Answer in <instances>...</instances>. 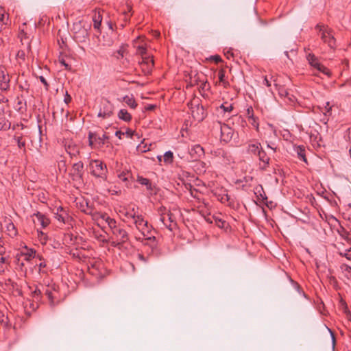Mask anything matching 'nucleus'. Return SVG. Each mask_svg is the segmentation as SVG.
Returning a JSON list of instances; mask_svg holds the SVG:
<instances>
[{"label":"nucleus","instance_id":"obj_1","mask_svg":"<svg viewBox=\"0 0 351 351\" xmlns=\"http://www.w3.org/2000/svg\"><path fill=\"white\" fill-rule=\"evenodd\" d=\"M308 73H312L313 75H318L322 73L327 76L330 75L329 70L324 66L320 61V59L313 53H308Z\"/></svg>","mask_w":351,"mask_h":351},{"label":"nucleus","instance_id":"obj_2","mask_svg":"<svg viewBox=\"0 0 351 351\" xmlns=\"http://www.w3.org/2000/svg\"><path fill=\"white\" fill-rule=\"evenodd\" d=\"M136 228L141 232L144 237H146L147 241L145 244L149 245V242L156 241V237L152 235V226H149L148 222L143 218L141 215L138 216L136 221H134Z\"/></svg>","mask_w":351,"mask_h":351},{"label":"nucleus","instance_id":"obj_3","mask_svg":"<svg viewBox=\"0 0 351 351\" xmlns=\"http://www.w3.org/2000/svg\"><path fill=\"white\" fill-rule=\"evenodd\" d=\"M90 173L97 178L106 180L107 178V167L101 161L98 160H91L90 162Z\"/></svg>","mask_w":351,"mask_h":351},{"label":"nucleus","instance_id":"obj_4","mask_svg":"<svg viewBox=\"0 0 351 351\" xmlns=\"http://www.w3.org/2000/svg\"><path fill=\"white\" fill-rule=\"evenodd\" d=\"M315 29L320 33L322 40L327 43L330 48L336 47V40L330 29L320 24H317Z\"/></svg>","mask_w":351,"mask_h":351},{"label":"nucleus","instance_id":"obj_5","mask_svg":"<svg viewBox=\"0 0 351 351\" xmlns=\"http://www.w3.org/2000/svg\"><path fill=\"white\" fill-rule=\"evenodd\" d=\"M72 32L75 39L80 43L86 42L88 38V31L82 21L74 23L72 27Z\"/></svg>","mask_w":351,"mask_h":351},{"label":"nucleus","instance_id":"obj_6","mask_svg":"<svg viewBox=\"0 0 351 351\" xmlns=\"http://www.w3.org/2000/svg\"><path fill=\"white\" fill-rule=\"evenodd\" d=\"M190 108L192 117L198 122L202 121L207 116L206 109L198 103V101H191Z\"/></svg>","mask_w":351,"mask_h":351},{"label":"nucleus","instance_id":"obj_7","mask_svg":"<svg viewBox=\"0 0 351 351\" xmlns=\"http://www.w3.org/2000/svg\"><path fill=\"white\" fill-rule=\"evenodd\" d=\"M337 107H335V105H331L330 102H326L324 107L313 106L312 112L315 113L317 110H319L322 112L324 118V121L327 118L328 119L330 117H333V113L336 111Z\"/></svg>","mask_w":351,"mask_h":351},{"label":"nucleus","instance_id":"obj_8","mask_svg":"<svg viewBox=\"0 0 351 351\" xmlns=\"http://www.w3.org/2000/svg\"><path fill=\"white\" fill-rule=\"evenodd\" d=\"M113 105L108 101L105 100L101 103V106L98 112V117L104 119L110 117L112 114Z\"/></svg>","mask_w":351,"mask_h":351},{"label":"nucleus","instance_id":"obj_9","mask_svg":"<svg viewBox=\"0 0 351 351\" xmlns=\"http://www.w3.org/2000/svg\"><path fill=\"white\" fill-rule=\"evenodd\" d=\"M221 130V140L228 143L231 141L234 135L233 130L228 125L223 124L220 126Z\"/></svg>","mask_w":351,"mask_h":351},{"label":"nucleus","instance_id":"obj_10","mask_svg":"<svg viewBox=\"0 0 351 351\" xmlns=\"http://www.w3.org/2000/svg\"><path fill=\"white\" fill-rule=\"evenodd\" d=\"M10 77L3 67H0V89L8 90L10 88Z\"/></svg>","mask_w":351,"mask_h":351},{"label":"nucleus","instance_id":"obj_11","mask_svg":"<svg viewBox=\"0 0 351 351\" xmlns=\"http://www.w3.org/2000/svg\"><path fill=\"white\" fill-rule=\"evenodd\" d=\"M112 234L117 240H120V242L125 243L129 239L128 232L119 226L112 230Z\"/></svg>","mask_w":351,"mask_h":351},{"label":"nucleus","instance_id":"obj_12","mask_svg":"<svg viewBox=\"0 0 351 351\" xmlns=\"http://www.w3.org/2000/svg\"><path fill=\"white\" fill-rule=\"evenodd\" d=\"M308 137L311 145L314 149H317L321 147L322 138L317 131L315 130L313 132L312 130L308 132Z\"/></svg>","mask_w":351,"mask_h":351},{"label":"nucleus","instance_id":"obj_13","mask_svg":"<svg viewBox=\"0 0 351 351\" xmlns=\"http://www.w3.org/2000/svg\"><path fill=\"white\" fill-rule=\"evenodd\" d=\"M258 158L260 162L263 164L260 165V168L262 170H266L267 167L269 166L270 158L262 148L260 152H258V155L256 156Z\"/></svg>","mask_w":351,"mask_h":351},{"label":"nucleus","instance_id":"obj_14","mask_svg":"<svg viewBox=\"0 0 351 351\" xmlns=\"http://www.w3.org/2000/svg\"><path fill=\"white\" fill-rule=\"evenodd\" d=\"M55 214V217L62 223H66L71 219V217L66 211L61 206L57 208V212Z\"/></svg>","mask_w":351,"mask_h":351},{"label":"nucleus","instance_id":"obj_15","mask_svg":"<svg viewBox=\"0 0 351 351\" xmlns=\"http://www.w3.org/2000/svg\"><path fill=\"white\" fill-rule=\"evenodd\" d=\"M84 164L82 162L74 163L72 167L73 179H82Z\"/></svg>","mask_w":351,"mask_h":351},{"label":"nucleus","instance_id":"obj_16","mask_svg":"<svg viewBox=\"0 0 351 351\" xmlns=\"http://www.w3.org/2000/svg\"><path fill=\"white\" fill-rule=\"evenodd\" d=\"M218 199L223 204H226L230 207H234V200L230 195L227 193H223L218 195Z\"/></svg>","mask_w":351,"mask_h":351},{"label":"nucleus","instance_id":"obj_17","mask_svg":"<svg viewBox=\"0 0 351 351\" xmlns=\"http://www.w3.org/2000/svg\"><path fill=\"white\" fill-rule=\"evenodd\" d=\"M190 154L195 160H197V158L204 155V150L201 145H195L191 149Z\"/></svg>","mask_w":351,"mask_h":351},{"label":"nucleus","instance_id":"obj_18","mask_svg":"<svg viewBox=\"0 0 351 351\" xmlns=\"http://www.w3.org/2000/svg\"><path fill=\"white\" fill-rule=\"evenodd\" d=\"M34 216L36 217L37 221L43 228L47 227L50 223L49 219L45 215L40 212L34 214Z\"/></svg>","mask_w":351,"mask_h":351},{"label":"nucleus","instance_id":"obj_19","mask_svg":"<svg viewBox=\"0 0 351 351\" xmlns=\"http://www.w3.org/2000/svg\"><path fill=\"white\" fill-rule=\"evenodd\" d=\"M19 38L21 39L22 45H25L27 51L29 52L31 51V40L29 38V36H27V34L24 31H22L19 34Z\"/></svg>","mask_w":351,"mask_h":351},{"label":"nucleus","instance_id":"obj_20","mask_svg":"<svg viewBox=\"0 0 351 351\" xmlns=\"http://www.w3.org/2000/svg\"><path fill=\"white\" fill-rule=\"evenodd\" d=\"M262 149L261 145L259 143H250L247 147V152L249 154L258 155V152Z\"/></svg>","mask_w":351,"mask_h":351},{"label":"nucleus","instance_id":"obj_21","mask_svg":"<svg viewBox=\"0 0 351 351\" xmlns=\"http://www.w3.org/2000/svg\"><path fill=\"white\" fill-rule=\"evenodd\" d=\"M295 152H296L298 157L302 160V161L307 162V158L306 156V150L305 147L303 145L297 146L294 148Z\"/></svg>","mask_w":351,"mask_h":351},{"label":"nucleus","instance_id":"obj_22","mask_svg":"<svg viewBox=\"0 0 351 351\" xmlns=\"http://www.w3.org/2000/svg\"><path fill=\"white\" fill-rule=\"evenodd\" d=\"M23 97V95H21V96H18L16 97L17 103L16 106V109L20 112H23L24 110H26V101L23 100L22 99Z\"/></svg>","mask_w":351,"mask_h":351},{"label":"nucleus","instance_id":"obj_23","mask_svg":"<svg viewBox=\"0 0 351 351\" xmlns=\"http://www.w3.org/2000/svg\"><path fill=\"white\" fill-rule=\"evenodd\" d=\"M158 213L160 215V220L165 225V226L169 230H172V228H171V224H169L167 225L166 223H165V218L164 217V215L166 214V213H167V208L165 207V206H161L158 209Z\"/></svg>","mask_w":351,"mask_h":351},{"label":"nucleus","instance_id":"obj_24","mask_svg":"<svg viewBox=\"0 0 351 351\" xmlns=\"http://www.w3.org/2000/svg\"><path fill=\"white\" fill-rule=\"evenodd\" d=\"M137 182L142 185L146 186V188L148 191H152L153 190L152 184L149 179L143 178L142 176H138Z\"/></svg>","mask_w":351,"mask_h":351},{"label":"nucleus","instance_id":"obj_25","mask_svg":"<svg viewBox=\"0 0 351 351\" xmlns=\"http://www.w3.org/2000/svg\"><path fill=\"white\" fill-rule=\"evenodd\" d=\"M118 117L120 119L126 122L130 121L132 119L131 114L125 109H121L119 110Z\"/></svg>","mask_w":351,"mask_h":351},{"label":"nucleus","instance_id":"obj_26","mask_svg":"<svg viewBox=\"0 0 351 351\" xmlns=\"http://www.w3.org/2000/svg\"><path fill=\"white\" fill-rule=\"evenodd\" d=\"M194 78H195V81L196 82H202V84H201V88L202 90H206V89H208L210 88V86L209 84H208L207 81L205 80L204 79H202L200 76H199L197 74H196L195 76H194Z\"/></svg>","mask_w":351,"mask_h":351},{"label":"nucleus","instance_id":"obj_27","mask_svg":"<svg viewBox=\"0 0 351 351\" xmlns=\"http://www.w3.org/2000/svg\"><path fill=\"white\" fill-rule=\"evenodd\" d=\"M11 123L5 117H0V131L8 130L10 128Z\"/></svg>","mask_w":351,"mask_h":351},{"label":"nucleus","instance_id":"obj_28","mask_svg":"<svg viewBox=\"0 0 351 351\" xmlns=\"http://www.w3.org/2000/svg\"><path fill=\"white\" fill-rule=\"evenodd\" d=\"M123 101L132 108L134 109L137 106V104L133 97L125 96Z\"/></svg>","mask_w":351,"mask_h":351},{"label":"nucleus","instance_id":"obj_29","mask_svg":"<svg viewBox=\"0 0 351 351\" xmlns=\"http://www.w3.org/2000/svg\"><path fill=\"white\" fill-rule=\"evenodd\" d=\"M102 219H104L108 224L109 227L112 229H114L117 226L116 225L117 222L114 219L110 218L106 215H102Z\"/></svg>","mask_w":351,"mask_h":351},{"label":"nucleus","instance_id":"obj_30","mask_svg":"<svg viewBox=\"0 0 351 351\" xmlns=\"http://www.w3.org/2000/svg\"><path fill=\"white\" fill-rule=\"evenodd\" d=\"M225 72L226 71L223 69H220L218 73V77L219 82L222 83L224 87H226L229 85V83L225 80Z\"/></svg>","mask_w":351,"mask_h":351},{"label":"nucleus","instance_id":"obj_31","mask_svg":"<svg viewBox=\"0 0 351 351\" xmlns=\"http://www.w3.org/2000/svg\"><path fill=\"white\" fill-rule=\"evenodd\" d=\"M212 219L214 220L215 224L220 228H224L226 225H227L224 220H222L221 219H219L217 217L213 216Z\"/></svg>","mask_w":351,"mask_h":351},{"label":"nucleus","instance_id":"obj_32","mask_svg":"<svg viewBox=\"0 0 351 351\" xmlns=\"http://www.w3.org/2000/svg\"><path fill=\"white\" fill-rule=\"evenodd\" d=\"M14 140L17 143L18 147L19 148H25L26 143L25 141L23 139V137L21 136L15 135L14 136Z\"/></svg>","mask_w":351,"mask_h":351},{"label":"nucleus","instance_id":"obj_33","mask_svg":"<svg viewBox=\"0 0 351 351\" xmlns=\"http://www.w3.org/2000/svg\"><path fill=\"white\" fill-rule=\"evenodd\" d=\"M45 294L47 297L51 306H54L53 296L52 291L47 287L45 291Z\"/></svg>","mask_w":351,"mask_h":351},{"label":"nucleus","instance_id":"obj_34","mask_svg":"<svg viewBox=\"0 0 351 351\" xmlns=\"http://www.w3.org/2000/svg\"><path fill=\"white\" fill-rule=\"evenodd\" d=\"M173 159V154L171 151H167L164 154V161L167 163H171Z\"/></svg>","mask_w":351,"mask_h":351},{"label":"nucleus","instance_id":"obj_35","mask_svg":"<svg viewBox=\"0 0 351 351\" xmlns=\"http://www.w3.org/2000/svg\"><path fill=\"white\" fill-rule=\"evenodd\" d=\"M23 255L25 256L26 261H30L32 258L35 257L36 251L33 249H27V252L24 253Z\"/></svg>","mask_w":351,"mask_h":351},{"label":"nucleus","instance_id":"obj_36","mask_svg":"<svg viewBox=\"0 0 351 351\" xmlns=\"http://www.w3.org/2000/svg\"><path fill=\"white\" fill-rule=\"evenodd\" d=\"M97 141L99 145H103L106 143V140L109 139V136L106 133H104L102 136H97Z\"/></svg>","mask_w":351,"mask_h":351},{"label":"nucleus","instance_id":"obj_37","mask_svg":"<svg viewBox=\"0 0 351 351\" xmlns=\"http://www.w3.org/2000/svg\"><path fill=\"white\" fill-rule=\"evenodd\" d=\"M41 294L42 291L38 287L36 288V289L32 292V295L34 300L38 301L41 298Z\"/></svg>","mask_w":351,"mask_h":351},{"label":"nucleus","instance_id":"obj_38","mask_svg":"<svg viewBox=\"0 0 351 351\" xmlns=\"http://www.w3.org/2000/svg\"><path fill=\"white\" fill-rule=\"evenodd\" d=\"M96 138H97V134L90 132L88 133V145L92 147L93 145V139L95 141H97Z\"/></svg>","mask_w":351,"mask_h":351},{"label":"nucleus","instance_id":"obj_39","mask_svg":"<svg viewBox=\"0 0 351 351\" xmlns=\"http://www.w3.org/2000/svg\"><path fill=\"white\" fill-rule=\"evenodd\" d=\"M291 282L293 284L295 289L298 291V293H302L304 298L307 297L305 292L301 289V287L300 286V285L298 282H294L291 279Z\"/></svg>","mask_w":351,"mask_h":351},{"label":"nucleus","instance_id":"obj_40","mask_svg":"<svg viewBox=\"0 0 351 351\" xmlns=\"http://www.w3.org/2000/svg\"><path fill=\"white\" fill-rule=\"evenodd\" d=\"M220 108L223 109L224 112H230L233 110V106L232 104L227 105V103H224L220 106Z\"/></svg>","mask_w":351,"mask_h":351},{"label":"nucleus","instance_id":"obj_41","mask_svg":"<svg viewBox=\"0 0 351 351\" xmlns=\"http://www.w3.org/2000/svg\"><path fill=\"white\" fill-rule=\"evenodd\" d=\"M142 58L145 63L148 64L150 62L152 64V66H154V62L153 57H150L149 56H147L146 54L145 56H142Z\"/></svg>","mask_w":351,"mask_h":351},{"label":"nucleus","instance_id":"obj_42","mask_svg":"<svg viewBox=\"0 0 351 351\" xmlns=\"http://www.w3.org/2000/svg\"><path fill=\"white\" fill-rule=\"evenodd\" d=\"M125 215L128 218L133 219L134 221H136L137 217L138 216L136 215V213L134 212V208H132L131 212H126Z\"/></svg>","mask_w":351,"mask_h":351},{"label":"nucleus","instance_id":"obj_43","mask_svg":"<svg viewBox=\"0 0 351 351\" xmlns=\"http://www.w3.org/2000/svg\"><path fill=\"white\" fill-rule=\"evenodd\" d=\"M340 256L346 257L348 260L351 261V248L347 250L346 252H339Z\"/></svg>","mask_w":351,"mask_h":351},{"label":"nucleus","instance_id":"obj_44","mask_svg":"<svg viewBox=\"0 0 351 351\" xmlns=\"http://www.w3.org/2000/svg\"><path fill=\"white\" fill-rule=\"evenodd\" d=\"M127 8H128V10L127 11L126 10L123 11V15H124L123 20H124L125 22H127V21H128L130 20V16L128 15V13L131 12V10H132V7L131 6L128 5Z\"/></svg>","mask_w":351,"mask_h":351},{"label":"nucleus","instance_id":"obj_45","mask_svg":"<svg viewBox=\"0 0 351 351\" xmlns=\"http://www.w3.org/2000/svg\"><path fill=\"white\" fill-rule=\"evenodd\" d=\"M26 52H27L26 49L19 50L16 54V58L24 60L26 55Z\"/></svg>","mask_w":351,"mask_h":351},{"label":"nucleus","instance_id":"obj_46","mask_svg":"<svg viewBox=\"0 0 351 351\" xmlns=\"http://www.w3.org/2000/svg\"><path fill=\"white\" fill-rule=\"evenodd\" d=\"M137 53L141 56H145L147 54V49L143 46H138L137 47Z\"/></svg>","mask_w":351,"mask_h":351},{"label":"nucleus","instance_id":"obj_47","mask_svg":"<svg viewBox=\"0 0 351 351\" xmlns=\"http://www.w3.org/2000/svg\"><path fill=\"white\" fill-rule=\"evenodd\" d=\"M1 323L3 326V327H5V328H8L10 326L8 318L7 317H5L4 315H2V319L1 320Z\"/></svg>","mask_w":351,"mask_h":351},{"label":"nucleus","instance_id":"obj_48","mask_svg":"<svg viewBox=\"0 0 351 351\" xmlns=\"http://www.w3.org/2000/svg\"><path fill=\"white\" fill-rule=\"evenodd\" d=\"M5 24V16L4 14L0 13V31H1L3 26Z\"/></svg>","mask_w":351,"mask_h":351},{"label":"nucleus","instance_id":"obj_49","mask_svg":"<svg viewBox=\"0 0 351 351\" xmlns=\"http://www.w3.org/2000/svg\"><path fill=\"white\" fill-rule=\"evenodd\" d=\"M124 243V242H120V240H117L116 239V241H111V245L115 247L120 248L121 246Z\"/></svg>","mask_w":351,"mask_h":351},{"label":"nucleus","instance_id":"obj_50","mask_svg":"<svg viewBox=\"0 0 351 351\" xmlns=\"http://www.w3.org/2000/svg\"><path fill=\"white\" fill-rule=\"evenodd\" d=\"M326 328L328 330V332H329V333L330 335V337H331V339H332V349L334 350L335 349V342H336L335 335L331 331V330L329 329L328 327L326 326Z\"/></svg>","mask_w":351,"mask_h":351},{"label":"nucleus","instance_id":"obj_51","mask_svg":"<svg viewBox=\"0 0 351 351\" xmlns=\"http://www.w3.org/2000/svg\"><path fill=\"white\" fill-rule=\"evenodd\" d=\"M246 114H247L248 119L250 118H253V116H254V110H253L252 107L250 106V107L247 108V109L246 110Z\"/></svg>","mask_w":351,"mask_h":351},{"label":"nucleus","instance_id":"obj_52","mask_svg":"<svg viewBox=\"0 0 351 351\" xmlns=\"http://www.w3.org/2000/svg\"><path fill=\"white\" fill-rule=\"evenodd\" d=\"M210 60L215 61L216 63L222 62V59L219 55L212 56L210 57Z\"/></svg>","mask_w":351,"mask_h":351},{"label":"nucleus","instance_id":"obj_53","mask_svg":"<svg viewBox=\"0 0 351 351\" xmlns=\"http://www.w3.org/2000/svg\"><path fill=\"white\" fill-rule=\"evenodd\" d=\"M128 174H129V173H128V172H127V173H125V172H122L121 173H120V174L119 175V178L120 180H121L122 181H123V182H126V181H128V177H127V175H128Z\"/></svg>","mask_w":351,"mask_h":351},{"label":"nucleus","instance_id":"obj_54","mask_svg":"<svg viewBox=\"0 0 351 351\" xmlns=\"http://www.w3.org/2000/svg\"><path fill=\"white\" fill-rule=\"evenodd\" d=\"M8 230L9 232H11L10 234H13L14 235L16 234V230H15V227H14V225L12 223H10L8 225Z\"/></svg>","mask_w":351,"mask_h":351},{"label":"nucleus","instance_id":"obj_55","mask_svg":"<svg viewBox=\"0 0 351 351\" xmlns=\"http://www.w3.org/2000/svg\"><path fill=\"white\" fill-rule=\"evenodd\" d=\"M71 101V95L68 93L67 90L65 91V95H64V101L65 104H68L69 103H70Z\"/></svg>","mask_w":351,"mask_h":351},{"label":"nucleus","instance_id":"obj_56","mask_svg":"<svg viewBox=\"0 0 351 351\" xmlns=\"http://www.w3.org/2000/svg\"><path fill=\"white\" fill-rule=\"evenodd\" d=\"M39 79H40V82L43 84V85L45 86V89L47 90H48L49 85L48 82H47V80H45V78L43 76H40Z\"/></svg>","mask_w":351,"mask_h":351},{"label":"nucleus","instance_id":"obj_57","mask_svg":"<svg viewBox=\"0 0 351 351\" xmlns=\"http://www.w3.org/2000/svg\"><path fill=\"white\" fill-rule=\"evenodd\" d=\"M249 121L250 123L254 127H256V128H258V122L256 121V118L253 116V118H250L249 119Z\"/></svg>","mask_w":351,"mask_h":351},{"label":"nucleus","instance_id":"obj_58","mask_svg":"<svg viewBox=\"0 0 351 351\" xmlns=\"http://www.w3.org/2000/svg\"><path fill=\"white\" fill-rule=\"evenodd\" d=\"M167 216H168L169 220L171 223L175 222V217H174L173 215L169 210L167 211Z\"/></svg>","mask_w":351,"mask_h":351},{"label":"nucleus","instance_id":"obj_59","mask_svg":"<svg viewBox=\"0 0 351 351\" xmlns=\"http://www.w3.org/2000/svg\"><path fill=\"white\" fill-rule=\"evenodd\" d=\"M156 108V105L155 104H149L145 106V110L149 111L154 110Z\"/></svg>","mask_w":351,"mask_h":351},{"label":"nucleus","instance_id":"obj_60","mask_svg":"<svg viewBox=\"0 0 351 351\" xmlns=\"http://www.w3.org/2000/svg\"><path fill=\"white\" fill-rule=\"evenodd\" d=\"M124 134H125V133H124V132H121V130H117V131L115 132V136H116L117 137H118L119 139H121V136H122L123 135H124Z\"/></svg>","mask_w":351,"mask_h":351},{"label":"nucleus","instance_id":"obj_61","mask_svg":"<svg viewBox=\"0 0 351 351\" xmlns=\"http://www.w3.org/2000/svg\"><path fill=\"white\" fill-rule=\"evenodd\" d=\"M124 133H125V134H126L127 136L132 138L134 132L129 129Z\"/></svg>","mask_w":351,"mask_h":351},{"label":"nucleus","instance_id":"obj_62","mask_svg":"<svg viewBox=\"0 0 351 351\" xmlns=\"http://www.w3.org/2000/svg\"><path fill=\"white\" fill-rule=\"evenodd\" d=\"M60 62L64 66L65 69H70V66L68 64L66 63L65 60L64 59H62L60 60Z\"/></svg>","mask_w":351,"mask_h":351},{"label":"nucleus","instance_id":"obj_63","mask_svg":"<svg viewBox=\"0 0 351 351\" xmlns=\"http://www.w3.org/2000/svg\"><path fill=\"white\" fill-rule=\"evenodd\" d=\"M279 94L281 96H287L288 95L287 90L284 88H282L281 90H279Z\"/></svg>","mask_w":351,"mask_h":351},{"label":"nucleus","instance_id":"obj_64","mask_svg":"<svg viewBox=\"0 0 351 351\" xmlns=\"http://www.w3.org/2000/svg\"><path fill=\"white\" fill-rule=\"evenodd\" d=\"M344 271L348 274H350L351 276V267L348 266V265H346L345 266V269Z\"/></svg>","mask_w":351,"mask_h":351}]
</instances>
